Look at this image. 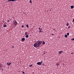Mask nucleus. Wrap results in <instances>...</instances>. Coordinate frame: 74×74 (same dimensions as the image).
<instances>
[{
  "mask_svg": "<svg viewBox=\"0 0 74 74\" xmlns=\"http://www.w3.org/2000/svg\"><path fill=\"white\" fill-rule=\"evenodd\" d=\"M37 43H35L34 45V47H39L40 45L42 43V41L38 40L37 41Z\"/></svg>",
  "mask_w": 74,
  "mask_h": 74,
  "instance_id": "f257e3e1",
  "label": "nucleus"
},
{
  "mask_svg": "<svg viewBox=\"0 0 74 74\" xmlns=\"http://www.w3.org/2000/svg\"><path fill=\"white\" fill-rule=\"evenodd\" d=\"M14 25L16 26L18 24V23L16 21H15L13 22Z\"/></svg>",
  "mask_w": 74,
  "mask_h": 74,
  "instance_id": "f03ea898",
  "label": "nucleus"
},
{
  "mask_svg": "<svg viewBox=\"0 0 74 74\" xmlns=\"http://www.w3.org/2000/svg\"><path fill=\"white\" fill-rule=\"evenodd\" d=\"M37 64H38V65H40V66H41L42 64V63L40 62H38L37 63Z\"/></svg>",
  "mask_w": 74,
  "mask_h": 74,
  "instance_id": "7ed1b4c3",
  "label": "nucleus"
},
{
  "mask_svg": "<svg viewBox=\"0 0 74 74\" xmlns=\"http://www.w3.org/2000/svg\"><path fill=\"white\" fill-rule=\"evenodd\" d=\"M17 0H9L8 1V2L9 1H15Z\"/></svg>",
  "mask_w": 74,
  "mask_h": 74,
  "instance_id": "20e7f679",
  "label": "nucleus"
},
{
  "mask_svg": "<svg viewBox=\"0 0 74 74\" xmlns=\"http://www.w3.org/2000/svg\"><path fill=\"white\" fill-rule=\"evenodd\" d=\"M7 64L8 66H10V64H11V62L9 63L7 62Z\"/></svg>",
  "mask_w": 74,
  "mask_h": 74,
  "instance_id": "39448f33",
  "label": "nucleus"
},
{
  "mask_svg": "<svg viewBox=\"0 0 74 74\" xmlns=\"http://www.w3.org/2000/svg\"><path fill=\"white\" fill-rule=\"evenodd\" d=\"M62 52H63L62 51H58L59 54H61V53H62Z\"/></svg>",
  "mask_w": 74,
  "mask_h": 74,
  "instance_id": "423d86ee",
  "label": "nucleus"
},
{
  "mask_svg": "<svg viewBox=\"0 0 74 74\" xmlns=\"http://www.w3.org/2000/svg\"><path fill=\"white\" fill-rule=\"evenodd\" d=\"M25 40V38H22L21 40L24 41Z\"/></svg>",
  "mask_w": 74,
  "mask_h": 74,
  "instance_id": "0eeeda50",
  "label": "nucleus"
},
{
  "mask_svg": "<svg viewBox=\"0 0 74 74\" xmlns=\"http://www.w3.org/2000/svg\"><path fill=\"white\" fill-rule=\"evenodd\" d=\"M42 44L43 45H45V41H43L42 42Z\"/></svg>",
  "mask_w": 74,
  "mask_h": 74,
  "instance_id": "6e6552de",
  "label": "nucleus"
},
{
  "mask_svg": "<svg viewBox=\"0 0 74 74\" xmlns=\"http://www.w3.org/2000/svg\"><path fill=\"white\" fill-rule=\"evenodd\" d=\"M29 37V35H27L25 36V37L26 38H28Z\"/></svg>",
  "mask_w": 74,
  "mask_h": 74,
  "instance_id": "1a4fd4ad",
  "label": "nucleus"
},
{
  "mask_svg": "<svg viewBox=\"0 0 74 74\" xmlns=\"http://www.w3.org/2000/svg\"><path fill=\"white\" fill-rule=\"evenodd\" d=\"M25 26H26V27H27V28H29L28 24H27V25H25Z\"/></svg>",
  "mask_w": 74,
  "mask_h": 74,
  "instance_id": "9d476101",
  "label": "nucleus"
},
{
  "mask_svg": "<svg viewBox=\"0 0 74 74\" xmlns=\"http://www.w3.org/2000/svg\"><path fill=\"white\" fill-rule=\"evenodd\" d=\"M74 7L72 5L71 6V9H72L74 8Z\"/></svg>",
  "mask_w": 74,
  "mask_h": 74,
  "instance_id": "9b49d317",
  "label": "nucleus"
},
{
  "mask_svg": "<svg viewBox=\"0 0 74 74\" xmlns=\"http://www.w3.org/2000/svg\"><path fill=\"white\" fill-rule=\"evenodd\" d=\"M56 65L57 66H59V65H60V64L59 63H58L56 64Z\"/></svg>",
  "mask_w": 74,
  "mask_h": 74,
  "instance_id": "f8f14e48",
  "label": "nucleus"
},
{
  "mask_svg": "<svg viewBox=\"0 0 74 74\" xmlns=\"http://www.w3.org/2000/svg\"><path fill=\"white\" fill-rule=\"evenodd\" d=\"M69 23L68 22H67L66 23V25L67 26H69Z\"/></svg>",
  "mask_w": 74,
  "mask_h": 74,
  "instance_id": "ddd939ff",
  "label": "nucleus"
},
{
  "mask_svg": "<svg viewBox=\"0 0 74 74\" xmlns=\"http://www.w3.org/2000/svg\"><path fill=\"white\" fill-rule=\"evenodd\" d=\"M28 34V33L27 32H26L25 33V35H27Z\"/></svg>",
  "mask_w": 74,
  "mask_h": 74,
  "instance_id": "4468645a",
  "label": "nucleus"
},
{
  "mask_svg": "<svg viewBox=\"0 0 74 74\" xmlns=\"http://www.w3.org/2000/svg\"><path fill=\"white\" fill-rule=\"evenodd\" d=\"M3 27H7V25H3Z\"/></svg>",
  "mask_w": 74,
  "mask_h": 74,
  "instance_id": "2eb2a0df",
  "label": "nucleus"
},
{
  "mask_svg": "<svg viewBox=\"0 0 74 74\" xmlns=\"http://www.w3.org/2000/svg\"><path fill=\"white\" fill-rule=\"evenodd\" d=\"M33 65L31 64V65H29V67H32V66Z\"/></svg>",
  "mask_w": 74,
  "mask_h": 74,
  "instance_id": "dca6fc26",
  "label": "nucleus"
},
{
  "mask_svg": "<svg viewBox=\"0 0 74 74\" xmlns=\"http://www.w3.org/2000/svg\"><path fill=\"white\" fill-rule=\"evenodd\" d=\"M29 2L30 3H32V1L31 0H30V1H29Z\"/></svg>",
  "mask_w": 74,
  "mask_h": 74,
  "instance_id": "f3484780",
  "label": "nucleus"
},
{
  "mask_svg": "<svg viewBox=\"0 0 74 74\" xmlns=\"http://www.w3.org/2000/svg\"><path fill=\"white\" fill-rule=\"evenodd\" d=\"M39 33L42 32V31H41V30H39Z\"/></svg>",
  "mask_w": 74,
  "mask_h": 74,
  "instance_id": "a211bd4d",
  "label": "nucleus"
},
{
  "mask_svg": "<svg viewBox=\"0 0 74 74\" xmlns=\"http://www.w3.org/2000/svg\"><path fill=\"white\" fill-rule=\"evenodd\" d=\"M65 37H67V35H65Z\"/></svg>",
  "mask_w": 74,
  "mask_h": 74,
  "instance_id": "6ab92c4d",
  "label": "nucleus"
},
{
  "mask_svg": "<svg viewBox=\"0 0 74 74\" xmlns=\"http://www.w3.org/2000/svg\"><path fill=\"white\" fill-rule=\"evenodd\" d=\"M71 40L73 41H74V38H72Z\"/></svg>",
  "mask_w": 74,
  "mask_h": 74,
  "instance_id": "aec40b11",
  "label": "nucleus"
},
{
  "mask_svg": "<svg viewBox=\"0 0 74 74\" xmlns=\"http://www.w3.org/2000/svg\"><path fill=\"white\" fill-rule=\"evenodd\" d=\"M69 33H67V36H69Z\"/></svg>",
  "mask_w": 74,
  "mask_h": 74,
  "instance_id": "412c9836",
  "label": "nucleus"
},
{
  "mask_svg": "<svg viewBox=\"0 0 74 74\" xmlns=\"http://www.w3.org/2000/svg\"><path fill=\"white\" fill-rule=\"evenodd\" d=\"M22 27H24V25H22Z\"/></svg>",
  "mask_w": 74,
  "mask_h": 74,
  "instance_id": "4be33fe9",
  "label": "nucleus"
},
{
  "mask_svg": "<svg viewBox=\"0 0 74 74\" xmlns=\"http://www.w3.org/2000/svg\"><path fill=\"white\" fill-rule=\"evenodd\" d=\"M70 26H69V27H68V29L70 28Z\"/></svg>",
  "mask_w": 74,
  "mask_h": 74,
  "instance_id": "5701e85b",
  "label": "nucleus"
},
{
  "mask_svg": "<svg viewBox=\"0 0 74 74\" xmlns=\"http://www.w3.org/2000/svg\"><path fill=\"white\" fill-rule=\"evenodd\" d=\"M13 48H14L15 47L14 46H13L12 47Z\"/></svg>",
  "mask_w": 74,
  "mask_h": 74,
  "instance_id": "b1692460",
  "label": "nucleus"
},
{
  "mask_svg": "<svg viewBox=\"0 0 74 74\" xmlns=\"http://www.w3.org/2000/svg\"><path fill=\"white\" fill-rule=\"evenodd\" d=\"M22 73H23V74H24V73H25V72H22Z\"/></svg>",
  "mask_w": 74,
  "mask_h": 74,
  "instance_id": "393cba45",
  "label": "nucleus"
},
{
  "mask_svg": "<svg viewBox=\"0 0 74 74\" xmlns=\"http://www.w3.org/2000/svg\"><path fill=\"white\" fill-rule=\"evenodd\" d=\"M43 62H42V61H41L40 63H43Z\"/></svg>",
  "mask_w": 74,
  "mask_h": 74,
  "instance_id": "a878e982",
  "label": "nucleus"
},
{
  "mask_svg": "<svg viewBox=\"0 0 74 74\" xmlns=\"http://www.w3.org/2000/svg\"><path fill=\"white\" fill-rule=\"evenodd\" d=\"M73 52H72V53H71V54L72 55H73Z\"/></svg>",
  "mask_w": 74,
  "mask_h": 74,
  "instance_id": "bb28decb",
  "label": "nucleus"
},
{
  "mask_svg": "<svg viewBox=\"0 0 74 74\" xmlns=\"http://www.w3.org/2000/svg\"><path fill=\"white\" fill-rule=\"evenodd\" d=\"M52 35H54V34H51Z\"/></svg>",
  "mask_w": 74,
  "mask_h": 74,
  "instance_id": "cd10ccee",
  "label": "nucleus"
},
{
  "mask_svg": "<svg viewBox=\"0 0 74 74\" xmlns=\"http://www.w3.org/2000/svg\"><path fill=\"white\" fill-rule=\"evenodd\" d=\"M42 30V29H40V30H41V31Z\"/></svg>",
  "mask_w": 74,
  "mask_h": 74,
  "instance_id": "c85d7f7f",
  "label": "nucleus"
},
{
  "mask_svg": "<svg viewBox=\"0 0 74 74\" xmlns=\"http://www.w3.org/2000/svg\"><path fill=\"white\" fill-rule=\"evenodd\" d=\"M9 20H8V21H7V22H9Z\"/></svg>",
  "mask_w": 74,
  "mask_h": 74,
  "instance_id": "c756f323",
  "label": "nucleus"
},
{
  "mask_svg": "<svg viewBox=\"0 0 74 74\" xmlns=\"http://www.w3.org/2000/svg\"><path fill=\"white\" fill-rule=\"evenodd\" d=\"M38 29H40V27H39V28Z\"/></svg>",
  "mask_w": 74,
  "mask_h": 74,
  "instance_id": "7c9ffc66",
  "label": "nucleus"
},
{
  "mask_svg": "<svg viewBox=\"0 0 74 74\" xmlns=\"http://www.w3.org/2000/svg\"><path fill=\"white\" fill-rule=\"evenodd\" d=\"M73 21L74 22V19L73 20Z\"/></svg>",
  "mask_w": 74,
  "mask_h": 74,
  "instance_id": "2f4dec72",
  "label": "nucleus"
},
{
  "mask_svg": "<svg viewBox=\"0 0 74 74\" xmlns=\"http://www.w3.org/2000/svg\"><path fill=\"white\" fill-rule=\"evenodd\" d=\"M5 22V21H3V23H4V22Z\"/></svg>",
  "mask_w": 74,
  "mask_h": 74,
  "instance_id": "473e14b6",
  "label": "nucleus"
},
{
  "mask_svg": "<svg viewBox=\"0 0 74 74\" xmlns=\"http://www.w3.org/2000/svg\"><path fill=\"white\" fill-rule=\"evenodd\" d=\"M51 11V10H50V11Z\"/></svg>",
  "mask_w": 74,
  "mask_h": 74,
  "instance_id": "72a5a7b5",
  "label": "nucleus"
},
{
  "mask_svg": "<svg viewBox=\"0 0 74 74\" xmlns=\"http://www.w3.org/2000/svg\"><path fill=\"white\" fill-rule=\"evenodd\" d=\"M55 74V73H54V74Z\"/></svg>",
  "mask_w": 74,
  "mask_h": 74,
  "instance_id": "f704fd0d",
  "label": "nucleus"
},
{
  "mask_svg": "<svg viewBox=\"0 0 74 74\" xmlns=\"http://www.w3.org/2000/svg\"><path fill=\"white\" fill-rule=\"evenodd\" d=\"M11 19V20L12 19Z\"/></svg>",
  "mask_w": 74,
  "mask_h": 74,
  "instance_id": "c9c22d12",
  "label": "nucleus"
}]
</instances>
